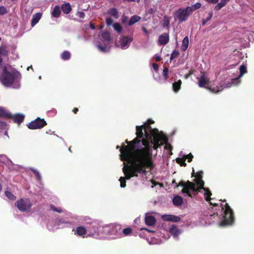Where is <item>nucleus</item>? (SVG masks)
Returning a JSON list of instances; mask_svg holds the SVG:
<instances>
[{
  "label": "nucleus",
  "instance_id": "c85d7f7f",
  "mask_svg": "<svg viewBox=\"0 0 254 254\" xmlns=\"http://www.w3.org/2000/svg\"><path fill=\"white\" fill-rule=\"evenodd\" d=\"M7 47L5 46H0V57L6 56L8 54V52L6 50Z\"/></svg>",
  "mask_w": 254,
  "mask_h": 254
},
{
  "label": "nucleus",
  "instance_id": "774afa93",
  "mask_svg": "<svg viewBox=\"0 0 254 254\" xmlns=\"http://www.w3.org/2000/svg\"><path fill=\"white\" fill-rule=\"evenodd\" d=\"M116 228H117V229H119V230H121V227L120 226H116Z\"/></svg>",
  "mask_w": 254,
  "mask_h": 254
},
{
  "label": "nucleus",
  "instance_id": "4be33fe9",
  "mask_svg": "<svg viewBox=\"0 0 254 254\" xmlns=\"http://www.w3.org/2000/svg\"><path fill=\"white\" fill-rule=\"evenodd\" d=\"M189 38L187 36H186L184 38L182 41V44L181 46V49L182 51H185L187 49L189 45Z\"/></svg>",
  "mask_w": 254,
  "mask_h": 254
},
{
  "label": "nucleus",
  "instance_id": "5701e85b",
  "mask_svg": "<svg viewBox=\"0 0 254 254\" xmlns=\"http://www.w3.org/2000/svg\"><path fill=\"white\" fill-rule=\"evenodd\" d=\"M202 190H203L205 191V192L204 193L205 199L207 201H210V200L211 199L210 196L212 195L211 191L208 188H204Z\"/></svg>",
  "mask_w": 254,
  "mask_h": 254
},
{
  "label": "nucleus",
  "instance_id": "2f4dec72",
  "mask_svg": "<svg viewBox=\"0 0 254 254\" xmlns=\"http://www.w3.org/2000/svg\"><path fill=\"white\" fill-rule=\"evenodd\" d=\"M61 57L64 60H69L70 58V53L67 51H64L61 55Z\"/></svg>",
  "mask_w": 254,
  "mask_h": 254
},
{
  "label": "nucleus",
  "instance_id": "6ab92c4d",
  "mask_svg": "<svg viewBox=\"0 0 254 254\" xmlns=\"http://www.w3.org/2000/svg\"><path fill=\"white\" fill-rule=\"evenodd\" d=\"M61 8L63 12L65 14L69 13L71 10V7L69 3L63 4L62 5Z\"/></svg>",
  "mask_w": 254,
  "mask_h": 254
},
{
  "label": "nucleus",
  "instance_id": "cd10ccee",
  "mask_svg": "<svg viewBox=\"0 0 254 254\" xmlns=\"http://www.w3.org/2000/svg\"><path fill=\"white\" fill-rule=\"evenodd\" d=\"M140 19V17L137 15L132 16L129 21L128 25L131 26L134 24L136 22L138 21Z\"/></svg>",
  "mask_w": 254,
  "mask_h": 254
},
{
  "label": "nucleus",
  "instance_id": "6e6d98bb",
  "mask_svg": "<svg viewBox=\"0 0 254 254\" xmlns=\"http://www.w3.org/2000/svg\"><path fill=\"white\" fill-rule=\"evenodd\" d=\"M174 56H175V50H174L172 53L171 56L170 57L171 61L174 58Z\"/></svg>",
  "mask_w": 254,
  "mask_h": 254
},
{
  "label": "nucleus",
  "instance_id": "c756f323",
  "mask_svg": "<svg viewBox=\"0 0 254 254\" xmlns=\"http://www.w3.org/2000/svg\"><path fill=\"white\" fill-rule=\"evenodd\" d=\"M108 13L112 16L116 18L118 17V12L117 10L115 8H111L108 12Z\"/></svg>",
  "mask_w": 254,
  "mask_h": 254
},
{
  "label": "nucleus",
  "instance_id": "a18cd8bd",
  "mask_svg": "<svg viewBox=\"0 0 254 254\" xmlns=\"http://www.w3.org/2000/svg\"><path fill=\"white\" fill-rule=\"evenodd\" d=\"M168 72V68L166 67L164 68L163 71V75L165 77V79H167L168 77L167 74Z\"/></svg>",
  "mask_w": 254,
  "mask_h": 254
},
{
  "label": "nucleus",
  "instance_id": "9b49d317",
  "mask_svg": "<svg viewBox=\"0 0 254 254\" xmlns=\"http://www.w3.org/2000/svg\"><path fill=\"white\" fill-rule=\"evenodd\" d=\"M203 215L204 217H203V219L205 221H208V223L210 224L212 222V221H211V220L213 218L217 217L218 216V213L217 212H216L212 214H210L208 212L206 211L204 212Z\"/></svg>",
  "mask_w": 254,
  "mask_h": 254
},
{
  "label": "nucleus",
  "instance_id": "aec40b11",
  "mask_svg": "<svg viewBox=\"0 0 254 254\" xmlns=\"http://www.w3.org/2000/svg\"><path fill=\"white\" fill-rule=\"evenodd\" d=\"M86 233V229L82 226L78 227L76 229L75 233V234H77L78 236H83Z\"/></svg>",
  "mask_w": 254,
  "mask_h": 254
},
{
  "label": "nucleus",
  "instance_id": "4c0bfd02",
  "mask_svg": "<svg viewBox=\"0 0 254 254\" xmlns=\"http://www.w3.org/2000/svg\"><path fill=\"white\" fill-rule=\"evenodd\" d=\"M32 171L35 174L36 177L38 181H40L41 180V176L40 175V173L34 169H31Z\"/></svg>",
  "mask_w": 254,
  "mask_h": 254
},
{
  "label": "nucleus",
  "instance_id": "79ce46f5",
  "mask_svg": "<svg viewBox=\"0 0 254 254\" xmlns=\"http://www.w3.org/2000/svg\"><path fill=\"white\" fill-rule=\"evenodd\" d=\"M50 208H51V209L53 211H56V212H59V213H61V212L63 211V210H62V208H56V207H55V206H54V205H51L50 206Z\"/></svg>",
  "mask_w": 254,
  "mask_h": 254
},
{
  "label": "nucleus",
  "instance_id": "052dcab7",
  "mask_svg": "<svg viewBox=\"0 0 254 254\" xmlns=\"http://www.w3.org/2000/svg\"><path fill=\"white\" fill-rule=\"evenodd\" d=\"M180 220V217L176 216V222H179Z\"/></svg>",
  "mask_w": 254,
  "mask_h": 254
},
{
  "label": "nucleus",
  "instance_id": "09e8293b",
  "mask_svg": "<svg viewBox=\"0 0 254 254\" xmlns=\"http://www.w3.org/2000/svg\"><path fill=\"white\" fill-rule=\"evenodd\" d=\"M6 13V9L3 6L0 7V15H3Z\"/></svg>",
  "mask_w": 254,
  "mask_h": 254
},
{
  "label": "nucleus",
  "instance_id": "dca6fc26",
  "mask_svg": "<svg viewBox=\"0 0 254 254\" xmlns=\"http://www.w3.org/2000/svg\"><path fill=\"white\" fill-rule=\"evenodd\" d=\"M239 69H240V75L238 77H237L236 78L232 79L233 82L237 81L238 82H240V80H239V78L242 77L245 73H246L247 72V67L246 65H245L244 64L241 65L240 66Z\"/></svg>",
  "mask_w": 254,
  "mask_h": 254
},
{
  "label": "nucleus",
  "instance_id": "864d4df0",
  "mask_svg": "<svg viewBox=\"0 0 254 254\" xmlns=\"http://www.w3.org/2000/svg\"><path fill=\"white\" fill-rule=\"evenodd\" d=\"M155 59L157 62H159L161 59L160 56L157 54L155 55Z\"/></svg>",
  "mask_w": 254,
  "mask_h": 254
},
{
  "label": "nucleus",
  "instance_id": "423d86ee",
  "mask_svg": "<svg viewBox=\"0 0 254 254\" xmlns=\"http://www.w3.org/2000/svg\"><path fill=\"white\" fill-rule=\"evenodd\" d=\"M193 11V7L187 6L186 8H181L176 11V16L179 20V23L186 21Z\"/></svg>",
  "mask_w": 254,
  "mask_h": 254
},
{
  "label": "nucleus",
  "instance_id": "473e14b6",
  "mask_svg": "<svg viewBox=\"0 0 254 254\" xmlns=\"http://www.w3.org/2000/svg\"><path fill=\"white\" fill-rule=\"evenodd\" d=\"M115 30L117 31L118 33H121L122 30V27L118 23H115L113 25Z\"/></svg>",
  "mask_w": 254,
  "mask_h": 254
},
{
  "label": "nucleus",
  "instance_id": "e433bc0d",
  "mask_svg": "<svg viewBox=\"0 0 254 254\" xmlns=\"http://www.w3.org/2000/svg\"><path fill=\"white\" fill-rule=\"evenodd\" d=\"M213 16V13L212 12L210 11L209 13V16L207 18H206L205 19H203L202 21V25L204 26L208 21H209Z\"/></svg>",
  "mask_w": 254,
  "mask_h": 254
},
{
  "label": "nucleus",
  "instance_id": "412c9836",
  "mask_svg": "<svg viewBox=\"0 0 254 254\" xmlns=\"http://www.w3.org/2000/svg\"><path fill=\"white\" fill-rule=\"evenodd\" d=\"M61 13V8L59 6L56 5L53 9L52 14L55 17H58L60 16Z\"/></svg>",
  "mask_w": 254,
  "mask_h": 254
},
{
  "label": "nucleus",
  "instance_id": "de8ad7c7",
  "mask_svg": "<svg viewBox=\"0 0 254 254\" xmlns=\"http://www.w3.org/2000/svg\"><path fill=\"white\" fill-rule=\"evenodd\" d=\"M113 20L111 18H107L106 19V23L108 26H110L112 24Z\"/></svg>",
  "mask_w": 254,
  "mask_h": 254
},
{
  "label": "nucleus",
  "instance_id": "bb28decb",
  "mask_svg": "<svg viewBox=\"0 0 254 254\" xmlns=\"http://www.w3.org/2000/svg\"><path fill=\"white\" fill-rule=\"evenodd\" d=\"M208 90L214 93H217L220 91H222L223 88L222 86H216L215 87L211 88V87H206Z\"/></svg>",
  "mask_w": 254,
  "mask_h": 254
},
{
  "label": "nucleus",
  "instance_id": "0eeeda50",
  "mask_svg": "<svg viewBox=\"0 0 254 254\" xmlns=\"http://www.w3.org/2000/svg\"><path fill=\"white\" fill-rule=\"evenodd\" d=\"M15 205L20 211L28 212L32 206V203L29 199L21 198L16 202Z\"/></svg>",
  "mask_w": 254,
  "mask_h": 254
},
{
  "label": "nucleus",
  "instance_id": "f8f14e48",
  "mask_svg": "<svg viewBox=\"0 0 254 254\" xmlns=\"http://www.w3.org/2000/svg\"><path fill=\"white\" fill-rule=\"evenodd\" d=\"M169 41V36L166 33L161 35L158 38V44L160 45H166Z\"/></svg>",
  "mask_w": 254,
  "mask_h": 254
},
{
  "label": "nucleus",
  "instance_id": "f257e3e1",
  "mask_svg": "<svg viewBox=\"0 0 254 254\" xmlns=\"http://www.w3.org/2000/svg\"><path fill=\"white\" fill-rule=\"evenodd\" d=\"M136 145L131 146L130 148L125 147L124 155L126 160L130 164V166H126L123 168V172L126 177H121V187L125 188L126 186V179L129 180L132 177H137L138 173L146 174V168H151L152 166V154L146 147L143 148L136 147Z\"/></svg>",
  "mask_w": 254,
  "mask_h": 254
},
{
  "label": "nucleus",
  "instance_id": "f704fd0d",
  "mask_svg": "<svg viewBox=\"0 0 254 254\" xmlns=\"http://www.w3.org/2000/svg\"><path fill=\"white\" fill-rule=\"evenodd\" d=\"M192 176H194L195 177V179H202V172H198L196 173H194V171L193 169V171L192 173Z\"/></svg>",
  "mask_w": 254,
  "mask_h": 254
},
{
  "label": "nucleus",
  "instance_id": "2eb2a0df",
  "mask_svg": "<svg viewBox=\"0 0 254 254\" xmlns=\"http://www.w3.org/2000/svg\"><path fill=\"white\" fill-rule=\"evenodd\" d=\"M182 204L184 208H186L187 207V202H184L183 197L179 195H176V206H180Z\"/></svg>",
  "mask_w": 254,
  "mask_h": 254
},
{
  "label": "nucleus",
  "instance_id": "8fccbe9b",
  "mask_svg": "<svg viewBox=\"0 0 254 254\" xmlns=\"http://www.w3.org/2000/svg\"><path fill=\"white\" fill-rule=\"evenodd\" d=\"M76 15H78L80 18H83L85 16V13L80 11H78L76 13Z\"/></svg>",
  "mask_w": 254,
  "mask_h": 254
},
{
  "label": "nucleus",
  "instance_id": "39448f33",
  "mask_svg": "<svg viewBox=\"0 0 254 254\" xmlns=\"http://www.w3.org/2000/svg\"><path fill=\"white\" fill-rule=\"evenodd\" d=\"M14 79L13 75L7 70L5 66H3L2 68V72L1 73H0V81L5 86L13 88L19 87V83H17L16 86L13 85Z\"/></svg>",
  "mask_w": 254,
  "mask_h": 254
},
{
  "label": "nucleus",
  "instance_id": "72a5a7b5",
  "mask_svg": "<svg viewBox=\"0 0 254 254\" xmlns=\"http://www.w3.org/2000/svg\"><path fill=\"white\" fill-rule=\"evenodd\" d=\"M97 47L100 51L104 53L108 52L109 51V48L106 46H103L101 45H97Z\"/></svg>",
  "mask_w": 254,
  "mask_h": 254
},
{
  "label": "nucleus",
  "instance_id": "7c9ffc66",
  "mask_svg": "<svg viewBox=\"0 0 254 254\" xmlns=\"http://www.w3.org/2000/svg\"><path fill=\"white\" fill-rule=\"evenodd\" d=\"M102 38L103 40L109 41L111 40L110 33L107 32H103L101 34Z\"/></svg>",
  "mask_w": 254,
  "mask_h": 254
},
{
  "label": "nucleus",
  "instance_id": "49530a36",
  "mask_svg": "<svg viewBox=\"0 0 254 254\" xmlns=\"http://www.w3.org/2000/svg\"><path fill=\"white\" fill-rule=\"evenodd\" d=\"M201 6V4L200 2H196L194 4L192 7H193V11L199 8Z\"/></svg>",
  "mask_w": 254,
  "mask_h": 254
},
{
  "label": "nucleus",
  "instance_id": "a211bd4d",
  "mask_svg": "<svg viewBox=\"0 0 254 254\" xmlns=\"http://www.w3.org/2000/svg\"><path fill=\"white\" fill-rule=\"evenodd\" d=\"M12 118H13L15 123L20 124L23 122L24 116L22 114H17L13 116H12Z\"/></svg>",
  "mask_w": 254,
  "mask_h": 254
},
{
  "label": "nucleus",
  "instance_id": "3c124183",
  "mask_svg": "<svg viewBox=\"0 0 254 254\" xmlns=\"http://www.w3.org/2000/svg\"><path fill=\"white\" fill-rule=\"evenodd\" d=\"M206 2L210 3H217L219 1V0H204Z\"/></svg>",
  "mask_w": 254,
  "mask_h": 254
},
{
  "label": "nucleus",
  "instance_id": "ea45409f",
  "mask_svg": "<svg viewBox=\"0 0 254 254\" xmlns=\"http://www.w3.org/2000/svg\"><path fill=\"white\" fill-rule=\"evenodd\" d=\"M132 229L130 228H127L124 229L122 231L124 234L125 235H128L132 233Z\"/></svg>",
  "mask_w": 254,
  "mask_h": 254
},
{
  "label": "nucleus",
  "instance_id": "7ed1b4c3",
  "mask_svg": "<svg viewBox=\"0 0 254 254\" xmlns=\"http://www.w3.org/2000/svg\"><path fill=\"white\" fill-rule=\"evenodd\" d=\"M195 183L188 181L185 182L181 181L177 185L176 183V188L179 186L183 187L181 190L184 196L192 198L196 196L201 190L204 188V182L202 179H197L194 180Z\"/></svg>",
  "mask_w": 254,
  "mask_h": 254
},
{
  "label": "nucleus",
  "instance_id": "a878e982",
  "mask_svg": "<svg viewBox=\"0 0 254 254\" xmlns=\"http://www.w3.org/2000/svg\"><path fill=\"white\" fill-rule=\"evenodd\" d=\"M176 162L180 164L181 166L185 167L187 165V164L186 163V159L184 156H183L182 158L178 157L176 158Z\"/></svg>",
  "mask_w": 254,
  "mask_h": 254
},
{
  "label": "nucleus",
  "instance_id": "1a4fd4ad",
  "mask_svg": "<svg viewBox=\"0 0 254 254\" xmlns=\"http://www.w3.org/2000/svg\"><path fill=\"white\" fill-rule=\"evenodd\" d=\"M132 41V38L130 37H123L120 39L121 48L125 49L127 48L130 43Z\"/></svg>",
  "mask_w": 254,
  "mask_h": 254
},
{
  "label": "nucleus",
  "instance_id": "b1692460",
  "mask_svg": "<svg viewBox=\"0 0 254 254\" xmlns=\"http://www.w3.org/2000/svg\"><path fill=\"white\" fill-rule=\"evenodd\" d=\"M7 125L6 123L0 120V132L4 130V134L7 135L6 131Z\"/></svg>",
  "mask_w": 254,
  "mask_h": 254
},
{
  "label": "nucleus",
  "instance_id": "e2e57ef3",
  "mask_svg": "<svg viewBox=\"0 0 254 254\" xmlns=\"http://www.w3.org/2000/svg\"><path fill=\"white\" fill-rule=\"evenodd\" d=\"M210 204L211 205H213L214 206H219L217 203H214L213 204L212 202H210Z\"/></svg>",
  "mask_w": 254,
  "mask_h": 254
},
{
  "label": "nucleus",
  "instance_id": "a19ab883",
  "mask_svg": "<svg viewBox=\"0 0 254 254\" xmlns=\"http://www.w3.org/2000/svg\"><path fill=\"white\" fill-rule=\"evenodd\" d=\"M182 81L181 80H179L178 81H176V93L181 88Z\"/></svg>",
  "mask_w": 254,
  "mask_h": 254
},
{
  "label": "nucleus",
  "instance_id": "4468645a",
  "mask_svg": "<svg viewBox=\"0 0 254 254\" xmlns=\"http://www.w3.org/2000/svg\"><path fill=\"white\" fill-rule=\"evenodd\" d=\"M0 118H11L12 115L3 107H0Z\"/></svg>",
  "mask_w": 254,
  "mask_h": 254
},
{
  "label": "nucleus",
  "instance_id": "c9c22d12",
  "mask_svg": "<svg viewBox=\"0 0 254 254\" xmlns=\"http://www.w3.org/2000/svg\"><path fill=\"white\" fill-rule=\"evenodd\" d=\"M5 194L10 200H13L16 198V197L8 191H5Z\"/></svg>",
  "mask_w": 254,
  "mask_h": 254
},
{
  "label": "nucleus",
  "instance_id": "4d7b16f0",
  "mask_svg": "<svg viewBox=\"0 0 254 254\" xmlns=\"http://www.w3.org/2000/svg\"><path fill=\"white\" fill-rule=\"evenodd\" d=\"M180 233V231L176 228V237Z\"/></svg>",
  "mask_w": 254,
  "mask_h": 254
},
{
  "label": "nucleus",
  "instance_id": "5fc2aeb1",
  "mask_svg": "<svg viewBox=\"0 0 254 254\" xmlns=\"http://www.w3.org/2000/svg\"><path fill=\"white\" fill-rule=\"evenodd\" d=\"M153 68L154 70H157L158 69V65L157 64H153Z\"/></svg>",
  "mask_w": 254,
  "mask_h": 254
},
{
  "label": "nucleus",
  "instance_id": "37998d69",
  "mask_svg": "<svg viewBox=\"0 0 254 254\" xmlns=\"http://www.w3.org/2000/svg\"><path fill=\"white\" fill-rule=\"evenodd\" d=\"M169 231L173 237H175V225L173 224L171 227L169 228Z\"/></svg>",
  "mask_w": 254,
  "mask_h": 254
},
{
  "label": "nucleus",
  "instance_id": "603ef678",
  "mask_svg": "<svg viewBox=\"0 0 254 254\" xmlns=\"http://www.w3.org/2000/svg\"><path fill=\"white\" fill-rule=\"evenodd\" d=\"M193 73V71L192 70H190L189 71V72L186 74H185V77L186 79H187L188 78H189L192 74Z\"/></svg>",
  "mask_w": 254,
  "mask_h": 254
},
{
  "label": "nucleus",
  "instance_id": "bf43d9fd",
  "mask_svg": "<svg viewBox=\"0 0 254 254\" xmlns=\"http://www.w3.org/2000/svg\"><path fill=\"white\" fill-rule=\"evenodd\" d=\"M78 111V108H74L73 110V112H74V113L76 114Z\"/></svg>",
  "mask_w": 254,
  "mask_h": 254
},
{
  "label": "nucleus",
  "instance_id": "f3484780",
  "mask_svg": "<svg viewBox=\"0 0 254 254\" xmlns=\"http://www.w3.org/2000/svg\"><path fill=\"white\" fill-rule=\"evenodd\" d=\"M145 222L146 225L148 226H153L156 222L155 219L152 216H147L145 217Z\"/></svg>",
  "mask_w": 254,
  "mask_h": 254
},
{
  "label": "nucleus",
  "instance_id": "393cba45",
  "mask_svg": "<svg viewBox=\"0 0 254 254\" xmlns=\"http://www.w3.org/2000/svg\"><path fill=\"white\" fill-rule=\"evenodd\" d=\"M161 218L163 220L167 221L175 222V215H163L161 216Z\"/></svg>",
  "mask_w": 254,
  "mask_h": 254
},
{
  "label": "nucleus",
  "instance_id": "13d9d810",
  "mask_svg": "<svg viewBox=\"0 0 254 254\" xmlns=\"http://www.w3.org/2000/svg\"><path fill=\"white\" fill-rule=\"evenodd\" d=\"M90 28H91L92 29H93V30H94V29H95V25H94L93 23H90Z\"/></svg>",
  "mask_w": 254,
  "mask_h": 254
},
{
  "label": "nucleus",
  "instance_id": "338daca9",
  "mask_svg": "<svg viewBox=\"0 0 254 254\" xmlns=\"http://www.w3.org/2000/svg\"><path fill=\"white\" fill-rule=\"evenodd\" d=\"M175 196L172 198V202L173 203L174 205H175Z\"/></svg>",
  "mask_w": 254,
  "mask_h": 254
},
{
  "label": "nucleus",
  "instance_id": "f03ea898",
  "mask_svg": "<svg viewBox=\"0 0 254 254\" xmlns=\"http://www.w3.org/2000/svg\"><path fill=\"white\" fill-rule=\"evenodd\" d=\"M137 137L130 142L126 140V142L128 145H124L121 149V158L122 160L126 159L124 155L125 147L130 148L131 146L136 145V147L143 148L145 147L152 153V147L154 149H157L162 144L164 143L165 148L169 149V151L172 149V147L168 143L167 138L163 134L160 133L157 129L151 128L149 126L145 127L143 125L136 126Z\"/></svg>",
  "mask_w": 254,
  "mask_h": 254
},
{
  "label": "nucleus",
  "instance_id": "ddd939ff",
  "mask_svg": "<svg viewBox=\"0 0 254 254\" xmlns=\"http://www.w3.org/2000/svg\"><path fill=\"white\" fill-rule=\"evenodd\" d=\"M42 17V13L38 12L33 15L31 25L32 27H34L40 20Z\"/></svg>",
  "mask_w": 254,
  "mask_h": 254
},
{
  "label": "nucleus",
  "instance_id": "20e7f679",
  "mask_svg": "<svg viewBox=\"0 0 254 254\" xmlns=\"http://www.w3.org/2000/svg\"><path fill=\"white\" fill-rule=\"evenodd\" d=\"M221 206L222 211H223V214L222 220L220 222L219 225L221 226H225L232 224L235 220L232 209L227 203H226L225 205H223L221 203Z\"/></svg>",
  "mask_w": 254,
  "mask_h": 254
},
{
  "label": "nucleus",
  "instance_id": "c03bdc74",
  "mask_svg": "<svg viewBox=\"0 0 254 254\" xmlns=\"http://www.w3.org/2000/svg\"><path fill=\"white\" fill-rule=\"evenodd\" d=\"M157 10V8L154 6V7L149 8L148 11L147 13L150 14H154Z\"/></svg>",
  "mask_w": 254,
  "mask_h": 254
},
{
  "label": "nucleus",
  "instance_id": "58836bf2",
  "mask_svg": "<svg viewBox=\"0 0 254 254\" xmlns=\"http://www.w3.org/2000/svg\"><path fill=\"white\" fill-rule=\"evenodd\" d=\"M184 156L186 160L188 159V162H191L192 160V158H193V156L192 155V154L191 153H189L188 155H185Z\"/></svg>",
  "mask_w": 254,
  "mask_h": 254
},
{
  "label": "nucleus",
  "instance_id": "69168bd1",
  "mask_svg": "<svg viewBox=\"0 0 254 254\" xmlns=\"http://www.w3.org/2000/svg\"><path fill=\"white\" fill-rule=\"evenodd\" d=\"M175 54H176V57L177 56H178L179 55V52L176 50Z\"/></svg>",
  "mask_w": 254,
  "mask_h": 254
},
{
  "label": "nucleus",
  "instance_id": "0e129e2a",
  "mask_svg": "<svg viewBox=\"0 0 254 254\" xmlns=\"http://www.w3.org/2000/svg\"><path fill=\"white\" fill-rule=\"evenodd\" d=\"M173 90L175 91V82L172 84Z\"/></svg>",
  "mask_w": 254,
  "mask_h": 254
},
{
  "label": "nucleus",
  "instance_id": "680f3d73",
  "mask_svg": "<svg viewBox=\"0 0 254 254\" xmlns=\"http://www.w3.org/2000/svg\"><path fill=\"white\" fill-rule=\"evenodd\" d=\"M143 31L145 34L148 33L147 30L144 27H143Z\"/></svg>",
  "mask_w": 254,
  "mask_h": 254
},
{
  "label": "nucleus",
  "instance_id": "9d476101",
  "mask_svg": "<svg viewBox=\"0 0 254 254\" xmlns=\"http://www.w3.org/2000/svg\"><path fill=\"white\" fill-rule=\"evenodd\" d=\"M198 84L200 87H204L209 82V79L205 76L204 73L201 74L199 78H197Z\"/></svg>",
  "mask_w": 254,
  "mask_h": 254
},
{
  "label": "nucleus",
  "instance_id": "6e6552de",
  "mask_svg": "<svg viewBox=\"0 0 254 254\" xmlns=\"http://www.w3.org/2000/svg\"><path fill=\"white\" fill-rule=\"evenodd\" d=\"M46 125V122L44 119L38 118L32 121L28 125V127L30 129H35L43 127Z\"/></svg>",
  "mask_w": 254,
  "mask_h": 254
}]
</instances>
